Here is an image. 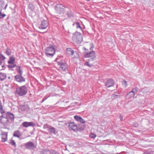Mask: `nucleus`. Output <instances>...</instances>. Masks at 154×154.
I'll list each match as a JSON object with an SVG mask.
<instances>
[{
	"instance_id": "1",
	"label": "nucleus",
	"mask_w": 154,
	"mask_h": 154,
	"mask_svg": "<svg viewBox=\"0 0 154 154\" xmlns=\"http://www.w3.org/2000/svg\"><path fill=\"white\" fill-rule=\"evenodd\" d=\"M56 47L51 45L46 48L45 50V54L47 56H53L55 53Z\"/></svg>"
},
{
	"instance_id": "2",
	"label": "nucleus",
	"mask_w": 154,
	"mask_h": 154,
	"mask_svg": "<svg viewBox=\"0 0 154 154\" xmlns=\"http://www.w3.org/2000/svg\"><path fill=\"white\" fill-rule=\"evenodd\" d=\"M82 39V35L79 32H75L73 36L72 40L74 42L77 44L81 43Z\"/></svg>"
},
{
	"instance_id": "3",
	"label": "nucleus",
	"mask_w": 154,
	"mask_h": 154,
	"mask_svg": "<svg viewBox=\"0 0 154 154\" xmlns=\"http://www.w3.org/2000/svg\"><path fill=\"white\" fill-rule=\"evenodd\" d=\"M16 91L19 96H22L26 94L28 91V89L26 86L24 85L17 88Z\"/></svg>"
},
{
	"instance_id": "4",
	"label": "nucleus",
	"mask_w": 154,
	"mask_h": 154,
	"mask_svg": "<svg viewBox=\"0 0 154 154\" xmlns=\"http://www.w3.org/2000/svg\"><path fill=\"white\" fill-rule=\"evenodd\" d=\"M57 67L60 70L65 71L67 67V65L64 61L61 60L57 63Z\"/></svg>"
},
{
	"instance_id": "5",
	"label": "nucleus",
	"mask_w": 154,
	"mask_h": 154,
	"mask_svg": "<svg viewBox=\"0 0 154 154\" xmlns=\"http://www.w3.org/2000/svg\"><path fill=\"white\" fill-rule=\"evenodd\" d=\"M0 121L5 125H8L9 123L8 119L5 114L2 115L0 117Z\"/></svg>"
},
{
	"instance_id": "6",
	"label": "nucleus",
	"mask_w": 154,
	"mask_h": 154,
	"mask_svg": "<svg viewBox=\"0 0 154 154\" xmlns=\"http://www.w3.org/2000/svg\"><path fill=\"white\" fill-rule=\"evenodd\" d=\"M138 88H137L133 89L132 91L130 92L127 95L126 97L127 99H129L134 98L135 94L137 92Z\"/></svg>"
},
{
	"instance_id": "7",
	"label": "nucleus",
	"mask_w": 154,
	"mask_h": 154,
	"mask_svg": "<svg viewBox=\"0 0 154 154\" xmlns=\"http://www.w3.org/2000/svg\"><path fill=\"white\" fill-rule=\"evenodd\" d=\"M84 57L86 58H90L91 60H94L96 58L95 53L94 51H91L89 53H86Z\"/></svg>"
},
{
	"instance_id": "8",
	"label": "nucleus",
	"mask_w": 154,
	"mask_h": 154,
	"mask_svg": "<svg viewBox=\"0 0 154 154\" xmlns=\"http://www.w3.org/2000/svg\"><path fill=\"white\" fill-rule=\"evenodd\" d=\"M56 10L57 14L58 15L63 14L65 12V10L63 6L61 5H57L56 6Z\"/></svg>"
},
{
	"instance_id": "9",
	"label": "nucleus",
	"mask_w": 154,
	"mask_h": 154,
	"mask_svg": "<svg viewBox=\"0 0 154 154\" xmlns=\"http://www.w3.org/2000/svg\"><path fill=\"white\" fill-rule=\"evenodd\" d=\"M68 127L70 130L76 131L78 130V128L76 124L74 122H72L69 123Z\"/></svg>"
},
{
	"instance_id": "10",
	"label": "nucleus",
	"mask_w": 154,
	"mask_h": 154,
	"mask_svg": "<svg viewBox=\"0 0 154 154\" xmlns=\"http://www.w3.org/2000/svg\"><path fill=\"white\" fill-rule=\"evenodd\" d=\"M25 147L28 149H33L36 147L35 144L31 142H29L25 144Z\"/></svg>"
},
{
	"instance_id": "11",
	"label": "nucleus",
	"mask_w": 154,
	"mask_h": 154,
	"mask_svg": "<svg viewBox=\"0 0 154 154\" xmlns=\"http://www.w3.org/2000/svg\"><path fill=\"white\" fill-rule=\"evenodd\" d=\"M114 85V81L111 79H110L106 81L105 83V86L106 88H109L113 86Z\"/></svg>"
},
{
	"instance_id": "12",
	"label": "nucleus",
	"mask_w": 154,
	"mask_h": 154,
	"mask_svg": "<svg viewBox=\"0 0 154 154\" xmlns=\"http://www.w3.org/2000/svg\"><path fill=\"white\" fill-rule=\"evenodd\" d=\"M15 60V58L14 57H12L10 58V60L8 62L9 64L8 65V67L12 68L15 66L16 65L14 63Z\"/></svg>"
},
{
	"instance_id": "13",
	"label": "nucleus",
	"mask_w": 154,
	"mask_h": 154,
	"mask_svg": "<svg viewBox=\"0 0 154 154\" xmlns=\"http://www.w3.org/2000/svg\"><path fill=\"white\" fill-rule=\"evenodd\" d=\"M8 132H2L1 134L0 137L2 142H5L7 141L8 140Z\"/></svg>"
},
{
	"instance_id": "14",
	"label": "nucleus",
	"mask_w": 154,
	"mask_h": 154,
	"mask_svg": "<svg viewBox=\"0 0 154 154\" xmlns=\"http://www.w3.org/2000/svg\"><path fill=\"white\" fill-rule=\"evenodd\" d=\"M48 25V23L46 20L42 21L39 27V29H44L46 28Z\"/></svg>"
},
{
	"instance_id": "15",
	"label": "nucleus",
	"mask_w": 154,
	"mask_h": 154,
	"mask_svg": "<svg viewBox=\"0 0 154 154\" xmlns=\"http://www.w3.org/2000/svg\"><path fill=\"white\" fill-rule=\"evenodd\" d=\"M22 125L23 127L25 128H27L30 126H35L34 123L32 122H24L22 123Z\"/></svg>"
},
{
	"instance_id": "16",
	"label": "nucleus",
	"mask_w": 154,
	"mask_h": 154,
	"mask_svg": "<svg viewBox=\"0 0 154 154\" xmlns=\"http://www.w3.org/2000/svg\"><path fill=\"white\" fill-rule=\"evenodd\" d=\"M94 47V46L92 43H88L85 44L84 49L85 50H88V49H89L91 50L93 49Z\"/></svg>"
},
{
	"instance_id": "17",
	"label": "nucleus",
	"mask_w": 154,
	"mask_h": 154,
	"mask_svg": "<svg viewBox=\"0 0 154 154\" xmlns=\"http://www.w3.org/2000/svg\"><path fill=\"white\" fill-rule=\"evenodd\" d=\"M94 63V60H91L90 59H89L87 61L85 62L84 63V65L91 67L93 66Z\"/></svg>"
},
{
	"instance_id": "18",
	"label": "nucleus",
	"mask_w": 154,
	"mask_h": 154,
	"mask_svg": "<svg viewBox=\"0 0 154 154\" xmlns=\"http://www.w3.org/2000/svg\"><path fill=\"white\" fill-rule=\"evenodd\" d=\"M75 119L82 123H85V121L81 117L78 116H74Z\"/></svg>"
},
{
	"instance_id": "19",
	"label": "nucleus",
	"mask_w": 154,
	"mask_h": 154,
	"mask_svg": "<svg viewBox=\"0 0 154 154\" xmlns=\"http://www.w3.org/2000/svg\"><path fill=\"white\" fill-rule=\"evenodd\" d=\"M16 80L19 82H23L25 81V79L21 76V75H17L15 76Z\"/></svg>"
},
{
	"instance_id": "20",
	"label": "nucleus",
	"mask_w": 154,
	"mask_h": 154,
	"mask_svg": "<svg viewBox=\"0 0 154 154\" xmlns=\"http://www.w3.org/2000/svg\"><path fill=\"white\" fill-rule=\"evenodd\" d=\"M74 54L75 56V57H73V61L76 63L79 62L80 61V59L79 57L78 54L77 53L75 52Z\"/></svg>"
},
{
	"instance_id": "21",
	"label": "nucleus",
	"mask_w": 154,
	"mask_h": 154,
	"mask_svg": "<svg viewBox=\"0 0 154 154\" xmlns=\"http://www.w3.org/2000/svg\"><path fill=\"white\" fill-rule=\"evenodd\" d=\"M21 134L19 130H17L14 131L13 136L19 138L21 136Z\"/></svg>"
},
{
	"instance_id": "22",
	"label": "nucleus",
	"mask_w": 154,
	"mask_h": 154,
	"mask_svg": "<svg viewBox=\"0 0 154 154\" xmlns=\"http://www.w3.org/2000/svg\"><path fill=\"white\" fill-rule=\"evenodd\" d=\"M66 53L69 55H72L74 54V51L70 48H68L66 50Z\"/></svg>"
},
{
	"instance_id": "23",
	"label": "nucleus",
	"mask_w": 154,
	"mask_h": 154,
	"mask_svg": "<svg viewBox=\"0 0 154 154\" xmlns=\"http://www.w3.org/2000/svg\"><path fill=\"white\" fill-rule=\"evenodd\" d=\"M6 115L8 118H10L11 120H14V116L13 114L10 113L8 112L5 114Z\"/></svg>"
},
{
	"instance_id": "24",
	"label": "nucleus",
	"mask_w": 154,
	"mask_h": 154,
	"mask_svg": "<svg viewBox=\"0 0 154 154\" xmlns=\"http://www.w3.org/2000/svg\"><path fill=\"white\" fill-rule=\"evenodd\" d=\"M16 70L17 72L20 74V75H22L23 71L20 66H17L16 67Z\"/></svg>"
},
{
	"instance_id": "25",
	"label": "nucleus",
	"mask_w": 154,
	"mask_h": 154,
	"mask_svg": "<svg viewBox=\"0 0 154 154\" xmlns=\"http://www.w3.org/2000/svg\"><path fill=\"white\" fill-rule=\"evenodd\" d=\"M26 106L24 105H20V106L19 109L21 111H23L26 109Z\"/></svg>"
},
{
	"instance_id": "26",
	"label": "nucleus",
	"mask_w": 154,
	"mask_h": 154,
	"mask_svg": "<svg viewBox=\"0 0 154 154\" xmlns=\"http://www.w3.org/2000/svg\"><path fill=\"white\" fill-rule=\"evenodd\" d=\"M6 77V76L5 74L0 73V80H3L5 79Z\"/></svg>"
},
{
	"instance_id": "27",
	"label": "nucleus",
	"mask_w": 154,
	"mask_h": 154,
	"mask_svg": "<svg viewBox=\"0 0 154 154\" xmlns=\"http://www.w3.org/2000/svg\"><path fill=\"white\" fill-rule=\"evenodd\" d=\"M48 131L51 133H54L55 132V129L53 127L50 128L48 129Z\"/></svg>"
},
{
	"instance_id": "28",
	"label": "nucleus",
	"mask_w": 154,
	"mask_h": 154,
	"mask_svg": "<svg viewBox=\"0 0 154 154\" xmlns=\"http://www.w3.org/2000/svg\"><path fill=\"white\" fill-rule=\"evenodd\" d=\"M4 5L5 3L4 2L0 0V11H1V8L4 7Z\"/></svg>"
},
{
	"instance_id": "29",
	"label": "nucleus",
	"mask_w": 154,
	"mask_h": 154,
	"mask_svg": "<svg viewBox=\"0 0 154 154\" xmlns=\"http://www.w3.org/2000/svg\"><path fill=\"white\" fill-rule=\"evenodd\" d=\"M75 24L76 25V27L77 28H79L81 30H82V29L81 27L80 26V23L78 22H76Z\"/></svg>"
},
{
	"instance_id": "30",
	"label": "nucleus",
	"mask_w": 154,
	"mask_h": 154,
	"mask_svg": "<svg viewBox=\"0 0 154 154\" xmlns=\"http://www.w3.org/2000/svg\"><path fill=\"white\" fill-rule=\"evenodd\" d=\"M4 65H3L0 60V71L4 69Z\"/></svg>"
},
{
	"instance_id": "31",
	"label": "nucleus",
	"mask_w": 154,
	"mask_h": 154,
	"mask_svg": "<svg viewBox=\"0 0 154 154\" xmlns=\"http://www.w3.org/2000/svg\"><path fill=\"white\" fill-rule=\"evenodd\" d=\"M90 137L93 139H94L96 137V134H94L93 133H91L90 135Z\"/></svg>"
},
{
	"instance_id": "32",
	"label": "nucleus",
	"mask_w": 154,
	"mask_h": 154,
	"mask_svg": "<svg viewBox=\"0 0 154 154\" xmlns=\"http://www.w3.org/2000/svg\"><path fill=\"white\" fill-rule=\"evenodd\" d=\"M10 143L12 145L14 146H16V144L14 141L13 140H11L10 141Z\"/></svg>"
},
{
	"instance_id": "33",
	"label": "nucleus",
	"mask_w": 154,
	"mask_h": 154,
	"mask_svg": "<svg viewBox=\"0 0 154 154\" xmlns=\"http://www.w3.org/2000/svg\"><path fill=\"white\" fill-rule=\"evenodd\" d=\"M1 11H0V19L4 17H5V16L6 15L5 14H2V13L1 12Z\"/></svg>"
},
{
	"instance_id": "34",
	"label": "nucleus",
	"mask_w": 154,
	"mask_h": 154,
	"mask_svg": "<svg viewBox=\"0 0 154 154\" xmlns=\"http://www.w3.org/2000/svg\"><path fill=\"white\" fill-rule=\"evenodd\" d=\"M122 83L124 84H125V87H126L127 86V82L125 81V80H124L122 81Z\"/></svg>"
},
{
	"instance_id": "35",
	"label": "nucleus",
	"mask_w": 154,
	"mask_h": 154,
	"mask_svg": "<svg viewBox=\"0 0 154 154\" xmlns=\"http://www.w3.org/2000/svg\"><path fill=\"white\" fill-rule=\"evenodd\" d=\"M50 154H56L55 151L52 150Z\"/></svg>"
},
{
	"instance_id": "36",
	"label": "nucleus",
	"mask_w": 154,
	"mask_h": 154,
	"mask_svg": "<svg viewBox=\"0 0 154 154\" xmlns=\"http://www.w3.org/2000/svg\"><path fill=\"white\" fill-rule=\"evenodd\" d=\"M120 119L121 121H122L123 119V117L122 116H120Z\"/></svg>"
},
{
	"instance_id": "37",
	"label": "nucleus",
	"mask_w": 154,
	"mask_h": 154,
	"mask_svg": "<svg viewBox=\"0 0 154 154\" xmlns=\"http://www.w3.org/2000/svg\"><path fill=\"white\" fill-rule=\"evenodd\" d=\"M1 56V55H0V57Z\"/></svg>"
}]
</instances>
